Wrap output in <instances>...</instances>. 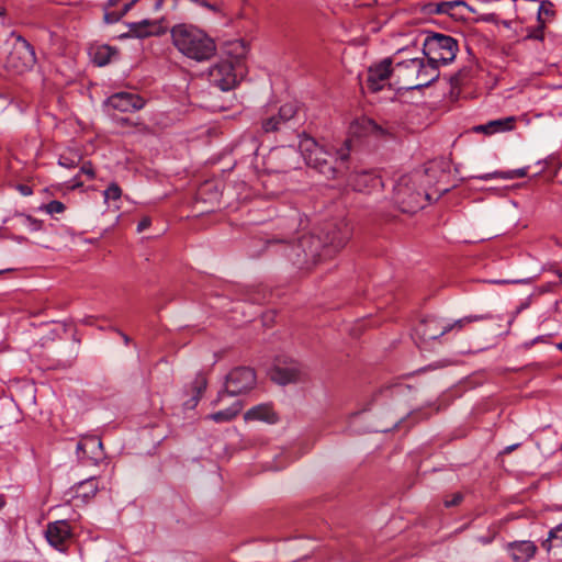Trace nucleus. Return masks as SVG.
<instances>
[{
    "label": "nucleus",
    "instance_id": "1",
    "mask_svg": "<svg viewBox=\"0 0 562 562\" xmlns=\"http://www.w3.org/2000/svg\"><path fill=\"white\" fill-rule=\"evenodd\" d=\"M324 238L312 234L303 235L297 241L284 248V256L300 269H311L323 256L340 250L352 235V227L346 220L329 223L323 231Z\"/></svg>",
    "mask_w": 562,
    "mask_h": 562
},
{
    "label": "nucleus",
    "instance_id": "2",
    "mask_svg": "<svg viewBox=\"0 0 562 562\" xmlns=\"http://www.w3.org/2000/svg\"><path fill=\"white\" fill-rule=\"evenodd\" d=\"M171 38L176 48L193 60L204 61L215 55L216 45L214 40L193 25H175L171 29Z\"/></svg>",
    "mask_w": 562,
    "mask_h": 562
},
{
    "label": "nucleus",
    "instance_id": "3",
    "mask_svg": "<svg viewBox=\"0 0 562 562\" xmlns=\"http://www.w3.org/2000/svg\"><path fill=\"white\" fill-rule=\"evenodd\" d=\"M350 143H299V149L302 153L306 164L314 168H324L329 170L339 168L349 157Z\"/></svg>",
    "mask_w": 562,
    "mask_h": 562
},
{
    "label": "nucleus",
    "instance_id": "4",
    "mask_svg": "<svg viewBox=\"0 0 562 562\" xmlns=\"http://www.w3.org/2000/svg\"><path fill=\"white\" fill-rule=\"evenodd\" d=\"M422 181V173L414 171L402 176L395 184L394 196L400 209L404 213H415L426 205L427 201L432 199V194L424 187L416 188V183Z\"/></svg>",
    "mask_w": 562,
    "mask_h": 562
},
{
    "label": "nucleus",
    "instance_id": "5",
    "mask_svg": "<svg viewBox=\"0 0 562 562\" xmlns=\"http://www.w3.org/2000/svg\"><path fill=\"white\" fill-rule=\"evenodd\" d=\"M395 75L405 80L406 89H419L429 86L439 77V70L428 60L411 58L394 66Z\"/></svg>",
    "mask_w": 562,
    "mask_h": 562
},
{
    "label": "nucleus",
    "instance_id": "6",
    "mask_svg": "<svg viewBox=\"0 0 562 562\" xmlns=\"http://www.w3.org/2000/svg\"><path fill=\"white\" fill-rule=\"evenodd\" d=\"M458 42L450 35L430 33L424 40L423 52L427 60L436 66H445L452 63L458 53Z\"/></svg>",
    "mask_w": 562,
    "mask_h": 562
},
{
    "label": "nucleus",
    "instance_id": "7",
    "mask_svg": "<svg viewBox=\"0 0 562 562\" xmlns=\"http://www.w3.org/2000/svg\"><path fill=\"white\" fill-rule=\"evenodd\" d=\"M299 109V104L293 101L282 104L277 113H267L260 121L262 133L288 136V131L296 125Z\"/></svg>",
    "mask_w": 562,
    "mask_h": 562
},
{
    "label": "nucleus",
    "instance_id": "8",
    "mask_svg": "<svg viewBox=\"0 0 562 562\" xmlns=\"http://www.w3.org/2000/svg\"><path fill=\"white\" fill-rule=\"evenodd\" d=\"M256 385V373L252 369L240 367L233 369L226 376L224 390L217 393L212 405H218L225 395L237 396L249 392Z\"/></svg>",
    "mask_w": 562,
    "mask_h": 562
},
{
    "label": "nucleus",
    "instance_id": "9",
    "mask_svg": "<svg viewBox=\"0 0 562 562\" xmlns=\"http://www.w3.org/2000/svg\"><path fill=\"white\" fill-rule=\"evenodd\" d=\"M450 161L447 158L440 157L428 161L425 165L424 171H419L422 173L420 182H423V187L438 186L436 199L450 190V187L447 186L450 177Z\"/></svg>",
    "mask_w": 562,
    "mask_h": 562
},
{
    "label": "nucleus",
    "instance_id": "10",
    "mask_svg": "<svg viewBox=\"0 0 562 562\" xmlns=\"http://www.w3.org/2000/svg\"><path fill=\"white\" fill-rule=\"evenodd\" d=\"M36 63L33 46L21 35L15 37L12 49L8 56V65L16 72L31 69Z\"/></svg>",
    "mask_w": 562,
    "mask_h": 562
},
{
    "label": "nucleus",
    "instance_id": "11",
    "mask_svg": "<svg viewBox=\"0 0 562 562\" xmlns=\"http://www.w3.org/2000/svg\"><path fill=\"white\" fill-rule=\"evenodd\" d=\"M145 105L144 99L133 92H116L103 102V111L108 115H114L115 111L126 113L140 110Z\"/></svg>",
    "mask_w": 562,
    "mask_h": 562
},
{
    "label": "nucleus",
    "instance_id": "12",
    "mask_svg": "<svg viewBox=\"0 0 562 562\" xmlns=\"http://www.w3.org/2000/svg\"><path fill=\"white\" fill-rule=\"evenodd\" d=\"M209 80L211 85L220 88L222 91L233 89L237 83V76L232 60H221L209 69Z\"/></svg>",
    "mask_w": 562,
    "mask_h": 562
},
{
    "label": "nucleus",
    "instance_id": "13",
    "mask_svg": "<svg viewBox=\"0 0 562 562\" xmlns=\"http://www.w3.org/2000/svg\"><path fill=\"white\" fill-rule=\"evenodd\" d=\"M48 543L60 552H66L72 538L71 527L67 520L49 522L45 530Z\"/></svg>",
    "mask_w": 562,
    "mask_h": 562
},
{
    "label": "nucleus",
    "instance_id": "14",
    "mask_svg": "<svg viewBox=\"0 0 562 562\" xmlns=\"http://www.w3.org/2000/svg\"><path fill=\"white\" fill-rule=\"evenodd\" d=\"M392 74H395L394 67L392 68V60L390 58L383 59L381 63L369 67L367 86L372 92L382 90Z\"/></svg>",
    "mask_w": 562,
    "mask_h": 562
},
{
    "label": "nucleus",
    "instance_id": "15",
    "mask_svg": "<svg viewBox=\"0 0 562 562\" xmlns=\"http://www.w3.org/2000/svg\"><path fill=\"white\" fill-rule=\"evenodd\" d=\"M349 136L356 139L361 138H382L386 136V132L380 127L374 121L362 116L350 123L348 130Z\"/></svg>",
    "mask_w": 562,
    "mask_h": 562
},
{
    "label": "nucleus",
    "instance_id": "16",
    "mask_svg": "<svg viewBox=\"0 0 562 562\" xmlns=\"http://www.w3.org/2000/svg\"><path fill=\"white\" fill-rule=\"evenodd\" d=\"M77 457L80 461L91 460L98 463L103 459V445L97 436H83L77 443Z\"/></svg>",
    "mask_w": 562,
    "mask_h": 562
},
{
    "label": "nucleus",
    "instance_id": "17",
    "mask_svg": "<svg viewBox=\"0 0 562 562\" xmlns=\"http://www.w3.org/2000/svg\"><path fill=\"white\" fill-rule=\"evenodd\" d=\"M517 117L506 116L497 120L490 121L485 124L475 125L471 130L467 131L465 134L470 133H482L485 136H492L496 133H503L513 131L516 127Z\"/></svg>",
    "mask_w": 562,
    "mask_h": 562
},
{
    "label": "nucleus",
    "instance_id": "18",
    "mask_svg": "<svg viewBox=\"0 0 562 562\" xmlns=\"http://www.w3.org/2000/svg\"><path fill=\"white\" fill-rule=\"evenodd\" d=\"M349 186L358 192L369 193L382 187V180L370 171L355 172L349 178Z\"/></svg>",
    "mask_w": 562,
    "mask_h": 562
},
{
    "label": "nucleus",
    "instance_id": "19",
    "mask_svg": "<svg viewBox=\"0 0 562 562\" xmlns=\"http://www.w3.org/2000/svg\"><path fill=\"white\" fill-rule=\"evenodd\" d=\"M128 26L131 35L138 38L158 36L166 32V26L162 24L161 20H143L131 23Z\"/></svg>",
    "mask_w": 562,
    "mask_h": 562
},
{
    "label": "nucleus",
    "instance_id": "20",
    "mask_svg": "<svg viewBox=\"0 0 562 562\" xmlns=\"http://www.w3.org/2000/svg\"><path fill=\"white\" fill-rule=\"evenodd\" d=\"M305 373L302 367L299 363H290L284 367H277L272 374L271 379L279 384H288L299 382L304 378Z\"/></svg>",
    "mask_w": 562,
    "mask_h": 562
},
{
    "label": "nucleus",
    "instance_id": "21",
    "mask_svg": "<svg viewBox=\"0 0 562 562\" xmlns=\"http://www.w3.org/2000/svg\"><path fill=\"white\" fill-rule=\"evenodd\" d=\"M246 422H265L268 424H276L279 420L277 413L273 411L272 405L263 403L249 408L244 414Z\"/></svg>",
    "mask_w": 562,
    "mask_h": 562
},
{
    "label": "nucleus",
    "instance_id": "22",
    "mask_svg": "<svg viewBox=\"0 0 562 562\" xmlns=\"http://www.w3.org/2000/svg\"><path fill=\"white\" fill-rule=\"evenodd\" d=\"M138 0H109L104 21L109 24L119 22Z\"/></svg>",
    "mask_w": 562,
    "mask_h": 562
},
{
    "label": "nucleus",
    "instance_id": "23",
    "mask_svg": "<svg viewBox=\"0 0 562 562\" xmlns=\"http://www.w3.org/2000/svg\"><path fill=\"white\" fill-rule=\"evenodd\" d=\"M423 340H434L446 334L445 323L437 318L425 319L416 329Z\"/></svg>",
    "mask_w": 562,
    "mask_h": 562
},
{
    "label": "nucleus",
    "instance_id": "24",
    "mask_svg": "<svg viewBox=\"0 0 562 562\" xmlns=\"http://www.w3.org/2000/svg\"><path fill=\"white\" fill-rule=\"evenodd\" d=\"M514 562H527L536 553L537 547L531 541H515L507 547Z\"/></svg>",
    "mask_w": 562,
    "mask_h": 562
},
{
    "label": "nucleus",
    "instance_id": "25",
    "mask_svg": "<svg viewBox=\"0 0 562 562\" xmlns=\"http://www.w3.org/2000/svg\"><path fill=\"white\" fill-rule=\"evenodd\" d=\"M119 124L124 127L123 135L126 136L154 137L156 135L155 128L144 122H133L122 117Z\"/></svg>",
    "mask_w": 562,
    "mask_h": 562
},
{
    "label": "nucleus",
    "instance_id": "26",
    "mask_svg": "<svg viewBox=\"0 0 562 562\" xmlns=\"http://www.w3.org/2000/svg\"><path fill=\"white\" fill-rule=\"evenodd\" d=\"M240 411L241 403L235 402L228 408L207 415L205 419H210L215 423H228L233 420L240 413Z\"/></svg>",
    "mask_w": 562,
    "mask_h": 562
},
{
    "label": "nucleus",
    "instance_id": "27",
    "mask_svg": "<svg viewBox=\"0 0 562 562\" xmlns=\"http://www.w3.org/2000/svg\"><path fill=\"white\" fill-rule=\"evenodd\" d=\"M528 168H519L514 170H507V171H494L492 173H486L483 176H480V179L487 180L492 178H501L505 180H512L516 178H524L527 176Z\"/></svg>",
    "mask_w": 562,
    "mask_h": 562
},
{
    "label": "nucleus",
    "instance_id": "28",
    "mask_svg": "<svg viewBox=\"0 0 562 562\" xmlns=\"http://www.w3.org/2000/svg\"><path fill=\"white\" fill-rule=\"evenodd\" d=\"M114 55H116V50L111 46L102 45L97 47L93 54V61L98 66H104L111 61Z\"/></svg>",
    "mask_w": 562,
    "mask_h": 562
},
{
    "label": "nucleus",
    "instance_id": "29",
    "mask_svg": "<svg viewBox=\"0 0 562 562\" xmlns=\"http://www.w3.org/2000/svg\"><path fill=\"white\" fill-rule=\"evenodd\" d=\"M491 315L488 314H485V315H470V316H465L463 318H460L458 321H456L454 323L450 324V323H445V329H446V333L452 330V329H462L467 324H470V323H473V322H481V321H485V319H491Z\"/></svg>",
    "mask_w": 562,
    "mask_h": 562
},
{
    "label": "nucleus",
    "instance_id": "30",
    "mask_svg": "<svg viewBox=\"0 0 562 562\" xmlns=\"http://www.w3.org/2000/svg\"><path fill=\"white\" fill-rule=\"evenodd\" d=\"M459 5H463V7H467V3L463 2V1H445V2H440V3H435V4H429L427 5V11L429 13H436V14H443V13H450V11L456 8V7H459ZM470 10H472L470 7H469Z\"/></svg>",
    "mask_w": 562,
    "mask_h": 562
},
{
    "label": "nucleus",
    "instance_id": "31",
    "mask_svg": "<svg viewBox=\"0 0 562 562\" xmlns=\"http://www.w3.org/2000/svg\"><path fill=\"white\" fill-rule=\"evenodd\" d=\"M15 224L22 226L30 232H37L42 228V221L36 220L30 215L16 214L13 218Z\"/></svg>",
    "mask_w": 562,
    "mask_h": 562
},
{
    "label": "nucleus",
    "instance_id": "32",
    "mask_svg": "<svg viewBox=\"0 0 562 562\" xmlns=\"http://www.w3.org/2000/svg\"><path fill=\"white\" fill-rule=\"evenodd\" d=\"M207 387V379L206 376L203 374V373H198L193 383H192V389H193V392L195 393L193 398H192V407L196 405V403L200 401V398L202 397L204 391L206 390Z\"/></svg>",
    "mask_w": 562,
    "mask_h": 562
},
{
    "label": "nucleus",
    "instance_id": "33",
    "mask_svg": "<svg viewBox=\"0 0 562 562\" xmlns=\"http://www.w3.org/2000/svg\"><path fill=\"white\" fill-rule=\"evenodd\" d=\"M81 154L76 150H68L59 156L58 165L65 168H75L81 161Z\"/></svg>",
    "mask_w": 562,
    "mask_h": 562
},
{
    "label": "nucleus",
    "instance_id": "34",
    "mask_svg": "<svg viewBox=\"0 0 562 562\" xmlns=\"http://www.w3.org/2000/svg\"><path fill=\"white\" fill-rule=\"evenodd\" d=\"M98 483L95 482L94 477H90L86 481H82L78 484V492L83 497H92L98 492Z\"/></svg>",
    "mask_w": 562,
    "mask_h": 562
},
{
    "label": "nucleus",
    "instance_id": "35",
    "mask_svg": "<svg viewBox=\"0 0 562 562\" xmlns=\"http://www.w3.org/2000/svg\"><path fill=\"white\" fill-rule=\"evenodd\" d=\"M103 195L105 201L119 200L122 195V190L117 183L113 182L104 190Z\"/></svg>",
    "mask_w": 562,
    "mask_h": 562
},
{
    "label": "nucleus",
    "instance_id": "36",
    "mask_svg": "<svg viewBox=\"0 0 562 562\" xmlns=\"http://www.w3.org/2000/svg\"><path fill=\"white\" fill-rule=\"evenodd\" d=\"M45 211L48 213V214H55V213H63L65 211V205L63 202L60 201H57V200H53L50 201L49 203H47L45 206H44Z\"/></svg>",
    "mask_w": 562,
    "mask_h": 562
},
{
    "label": "nucleus",
    "instance_id": "37",
    "mask_svg": "<svg viewBox=\"0 0 562 562\" xmlns=\"http://www.w3.org/2000/svg\"><path fill=\"white\" fill-rule=\"evenodd\" d=\"M232 48L236 52V63H239V59L245 57L247 53V47L243 42H235L232 45Z\"/></svg>",
    "mask_w": 562,
    "mask_h": 562
},
{
    "label": "nucleus",
    "instance_id": "38",
    "mask_svg": "<svg viewBox=\"0 0 562 562\" xmlns=\"http://www.w3.org/2000/svg\"><path fill=\"white\" fill-rule=\"evenodd\" d=\"M543 29H544V23L541 22L539 26L529 31L526 37L542 41L543 40Z\"/></svg>",
    "mask_w": 562,
    "mask_h": 562
},
{
    "label": "nucleus",
    "instance_id": "39",
    "mask_svg": "<svg viewBox=\"0 0 562 562\" xmlns=\"http://www.w3.org/2000/svg\"><path fill=\"white\" fill-rule=\"evenodd\" d=\"M558 540L559 546H562V522L549 532L548 541Z\"/></svg>",
    "mask_w": 562,
    "mask_h": 562
},
{
    "label": "nucleus",
    "instance_id": "40",
    "mask_svg": "<svg viewBox=\"0 0 562 562\" xmlns=\"http://www.w3.org/2000/svg\"><path fill=\"white\" fill-rule=\"evenodd\" d=\"M463 499V495L461 493H454L452 494L451 498L445 499V506L446 507H452L459 505Z\"/></svg>",
    "mask_w": 562,
    "mask_h": 562
},
{
    "label": "nucleus",
    "instance_id": "41",
    "mask_svg": "<svg viewBox=\"0 0 562 562\" xmlns=\"http://www.w3.org/2000/svg\"><path fill=\"white\" fill-rule=\"evenodd\" d=\"M200 5L211 10L214 13L221 12V7L218 5L217 2H211L209 0H201Z\"/></svg>",
    "mask_w": 562,
    "mask_h": 562
},
{
    "label": "nucleus",
    "instance_id": "42",
    "mask_svg": "<svg viewBox=\"0 0 562 562\" xmlns=\"http://www.w3.org/2000/svg\"><path fill=\"white\" fill-rule=\"evenodd\" d=\"M80 172L88 176L90 179H93L95 177L94 169L90 161H87L81 166Z\"/></svg>",
    "mask_w": 562,
    "mask_h": 562
},
{
    "label": "nucleus",
    "instance_id": "43",
    "mask_svg": "<svg viewBox=\"0 0 562 562\" xmlns=\"http://www.w3.org/2000/svg\"><path fill=\"white\" fill-rule=\"evenodd\" d=\"M165 3H168V7L173 10L177 7V0H157L154 8L155 10H160Z\"/></svg>",
    "mask_w": 562,
    "mask_h": 562
},
{
    "label": "nucleus",
    "instance_id": "44",
    "mask_svg": "<svg viewBox=\"0 0 562 562\" xmlns=\"http://www.w3.org/2000/svg\"><path fill=\"white\" fill-rule=\"evenodd\" d=\"M479 21H482V22H488V23H498L497 15H496L495 13H486V14H482V15L479 18Z\"/></svg>",
    "mask_w": 562,
    "mask_h": 562
},
{
    "label": "nucleus",
    "instance_id": "45",
    "mask_svg": "<svg viewBox=\"0 0 562 562\" xmlns=\"http://www.w3.org/2000/svg\"><path fill=\"white\" fill-rule=\"evenodd\" d=\"M150 223L151 221L149 217L142 218L137 224V232L142 233L143 231L147 229L150 226Z\"/></svg>",
    "mask_w": 562,
    "mask_h": 562
},
{
    "label": "nucleus",
    "instance_id": "46",
    "mask_svg": "<svg viewBox=\"0 0 562 562\" xmlns=\"http://www.w3.org/2000/svg\"><path fill=\"white\" fill-rule=\"evenodd\" d=\"M221 131L217 127H209L205 131V136L210 138H217L221 136Z\"/></svg>",
    "mask_w": 562,
    "mask_h": 562
},
{
    "label": "nucleus",
    "instance_id": "47",
    "mask_svg": "<svg viewBox=\"0 0 562 562\" xmlns=\"http://www.w3.org/2000/svg\"><path fill=\"white\" fill-rule=\"evenodd\" d=\"M18 190L24 196L31 195L33 193L31 187H29L26 184H19Z\"/></svg>",
    "mask_w": 562,
    "mask_h": 562
},
{
    "label": "nucleus",
    "instance_id": "48",
    "mask_svg": "<svg viewBox=\"0 0 562 562\" xmlns=\"http://www.w3.org/2000/svg\"><path fill=\"white\" fill-rule=\"evenodd\" d=\"M82 187V182L79 180L78 176L74 177L70 181L69 189L75 190L77 188Z\"/></svg>",
    "mask_w": 562,
    "mask_h": 562
},
{
    "label": "nucleus",
    "instance_id": "49",
    "mask_svg": "<svg viewBox=\"0 0 562 562\" xmlns=\"http://www.w3.org/2000/svg\"><path fill=\"white\" fill-rule=\"evenodd\" d=\"M462 71H459L454 77H452L451 81L454 85H459L461 81Z\"/></svg>",
    "mask_w": 562,
    "mask_h": 562
},
{
    "label": "nucleus",
    "instance_id": "50",
    "mask_svg": "<svg viewBox=\"0 0 562 562\" xmlns=\"http://www.w3.org/2000/svg\"><path fill=\"white\" fill-rule=\"evenodd\" d=\"M544 2L540 5L539 12H538V19L540 20L541 12L543 11L546 14H549L550 11L548 9H544Z\"/></svg>",
    "mask_w": 562,
    "mask_h": 562
},
{
    "label": "nucleus",
    "instance_id": "51",
    "mask_svg": "<svg viewBox=\"0 0 562 562\" xmlns=\"http://www.w3.org/2000/svg\"><path fill=\"white\" fill-rule=\"evenodd\" d=\"M518 447V445H513V446H508L505 448L504 452L505 453H509L512 452L514 449H516Z\"/></svg>",
    "mask_w": 562,
    "mask_h": 562
},
{
    "label": "nucleus",
    "instance_id": "52",
    "mask_svg": "<svg viewBox=\"0 0 562 562\" xmlns=\"http://www.w3.org/2000/svg\"><path fill=\"white\" fill-rule=\"evenodd\" d=\"M120 335L122 336V338L126 345L131 341L130 337L127 335H125L124 333L120 331Z\"/></svg>",
    "mask_w": 562,
    "mask_h": 562
},
{
    "label": "nucleus",
    "instance_id": "53",
    "mask_svg": "<svg viewBox=\"0 0 562 562\" xmlns=\"http://www.w3.org/2000/svg\"><path fill=\"white\" fill-rule=\"evenodd\" d=\"M502 24H503L505 27H507V29H509V27L512 26V22H510V21H506V20H505V21H502Z\"/></svg>",
    "mask_w": 562,
    "mask_h": 562
},
{
    "label": "nucleus",
    "instance_id": "54",
    "mask_svg": "<svg viewBox=\"0 0 562 562\" xmlns=\"http://www.w3.org/2000/svg\"><path fill=\"white\" fill-rule=\"evenodd\" d=\"M4 504H5V503H4L3 498H2V497H0V509L4 506Z\"/></svg>",
    "mask_w": 562,
    "mask_h": 562
},
{
    "label": "nucleus",
    "instance_id": "55",
    "mask_svg": "<svg viewBox=\"0 0 562 562\" xmlns=\"http://www.w3.org/2000/svg\"><path fill=\"white\" fill-rule=\"evenodd\" d=\"M304 140L312 142V140H315V139L312 136H306Z\"/></svg>",
    "mask_w": 562,
    "mask_h": 562
},
{
    "label": "nucleus",
    "instance_id": "56",
    "mask_svg": "<svg viewBox=\"0 0 562 562\" xmlns=\"http://www.w3.org/2000/svg\"><path fill=\"white\" fill-rule=\"evenodd\" d=\"M191 2H194L200 5L201 0H190Z\"/></svg>",
    "mask_w": 562,
    "mask_h": 562
},
{
    "label": "nucleus",
    "instance_id": "57",
    "mask_svg": "<svg viewBox=\"0 0 562 562\" xmlns=\"http://www.w3.org/2000/svg\"><path fill=\"white\" fill-rule=\"evenodd\" d=\"M558 349L562 351V341L558 344Z\"/></svg>",
    "mask_w": 562,
    "mask_h": 562
},
{
    "label": "nucleus",
    "instance_id": "58",
    "mask_svg": "<svg viewBox=\"0 0 562 562\" xmlns=\"http://www.w3.org/2000/svg\"><path fill=\"white\" fill-rule=\"evenodd\" d=\"M538 340H539V338L533 339L529 345H532V344L537 342Z\"/></svg>",
    "mask_w": 562,
    "mask_h": 562
},
{
    "label": "nucleus",
    "instance_id": "59",
    "mask_svg": "<svg viewBox=\"0 0 562 562\" xmlns=\"http://www.w3.org/2000/svg\"><path fill=\"white\" fill-rule=\"evenodd\" d=\"M559 277H560V281H561V283H562V272L560 273V276H559Z\"/></svg>",
    "mask_w": 562,
    "mask_h": 562
},
{
    "label": "nucleus",
    "instance_id": "60",
    "mask_svg": "<svg viewBox=\"0 0 562 562\" xmlns=\"http://www.w3.org/2000/svg\"><path fill=\"white\" fill-rule=\"evenodd\" d=\"M3 272L2 270H0V273Z\"/></svg>",
    "mask_w": 562,
    "mask_h": 562
}]
</instances>
